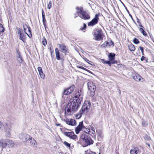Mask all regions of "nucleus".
Instances as JSON below:
<instances>
[{
  "mask_svg": "<svg viewBox=\"0 0 154 154\" xmlns=\"http://www.w3.org/2000/svg\"><path fill=\"white\" fill-rule=\"evenodd\" d=\"M27 29H28V31L30 33V34L31 35V31H30V28L29 27L27 28Z\"/></svg>",
  "mask_w": 154,
  "mask_h": 154,
  "instance_id": "obj_48",
  "label": "nucleus"
},
{
  "mask_svg": "<svg viewBox=\"0 0 154 154\" xmlns=\"http://www.w3.org/2000/svg\"><path fill=\"white\" fill-rule=\"evenodd\" d=\"M146 59V58L145 57L143 56L141 57L140 60H141L143 61L144 60H145Z\"/></svg>",
  "mask_w": 154,
  "mask_h": 154,
  "instance_id": "obj_46",
  "label": "nucleus"
},
{
  "mask_svg": "<svg viewBox=\"0 0 154 154\" xmlns=\"http://www.w3.org/2000/svg\"><path fill=\"white\" fill-rule=\"evenodd\" d=\"M115 55V54L113 53H110L108 55L109 60L112 64H114L116 63L115 61L114 60Z\"/></svg>",
  "mask_w": 154,
  "mask_h": 154,
  "instance_id": "obj_17",
  "label": "nucleus"
},
{
  "mask_svg": "<svg viewBox=\"0 0 154 154\" xmlns=\"http://www.w3.org/2000/svg\"><path fill=\"white\" fill-rule=\"evenodd\" d=\"M30 141L31 145L36 147L37 146V143L36 141L31 137V139H29V140Z\"/></svg>",
  "mask_w": 154,
  "mask_h": 154,
  "instance_id": "obj_23",
  "label": "nucleus"
},
{
  "mask_svg": "<svg viewBox=\"0 0 154 154\" xmlns=\"http://www.w3.org/2000/svg\"><path fill=\"white\" fill-rule=\"evenodd\" d=\"M50 52L51 53V55H52V52L51 51V48H50Z\"/></svg>",
  "mask_w": 154,
  "mask_h": 154,
  "instance_id": "obj_57",
  "label": "nucleus"
},
{
  "mask_svg": "<svg viewBox=\"0 0 154 154\" xmlns=\"http://www.w3.org/2000/svg\"><path fill=\"white\" fill-rule=\"evenodd\" d=\"M141 151L137 147H135L131 150L130 153L131 154H140Z\"/></svg>",
  "mask_w": 154,
  "mask_h": 154,
  "instance_id": "obj_16",
  "label": "nucleus"
},
{
  "mask_svg": "<svg viewBox=\"0 0 154 154\" xmlns=\"http://www.w3.org/2000/svg\"><path fill=\"white\" fill-rule=\"evenodd\" d=\"M42 17V21L43 25L45 26L46 24V20L45 17Z\"/></svg>",
  "mask_w": 154,
  "mask_h": 154,
  "instance_id": "obj_39",
  "label": "nucleus"
},
{
  "mask_svg": "<svg viewBox=\"0 0 154 154\" xmlns=\"http://www.w3.org/2000/svg\"><path fill=\"white\" fill-rule=\"evenodd\" d=\"M17 61L20 63H21L23 61L22 57L20 56V55H18V56H17Z\"/></svg>",
  "mask_w": 154,
  "mask_h": 154,
  "instance_id": "obj_30",
  "label": "nucleus"
},
{
  "mask_svg": "<svg viewBox=\"0 0 154 154\" xmlns=\"http://www.w3.org/2000/svg\"><path fill=\"white\" fill-rule=\"evenodd\" d=\"M125 8L126 9V10L127 11V12L129 14V11H128V10L127 8L126 7H125Z\"/></svg>",
  "mask_w": 154,
  "mask_h": 154,
  "instance_id": "obj_55",
  "label": "nucleus"
},
{
  "mask_svg": "<svg viewBox=\"0 0 154 154\" xmlns=\"http://www.w3.org/2000/svg\"><path fill=\"white\" fill-rule=\"evenodd\" d=\"M83 114V113L80 110L79 112V113L76 114V118L77 119H80L82 116V115Z\"/></svg>",
  "mask_w": 154,
  "mask_h": 154,
  "instance_id": "obj_28",
  "label": "nucleus"
},
{
  "mask_svg": "<svg viewBox=\"0 0 154 154\" xmlns=\"http://www.w3.org/2000/svg\"><path fill=\"white\" fill-rule=\"evenodd\" d=\"M92 130L93 131V132H92V133L94 134V133H95L94 128H92Z\"/></svg>",
  "mask_w": 154,
  "mask_h": 154,
  "instance_id": "obj_50",
  "label": "nucleus"
},
{
  "mask_svg": "<svg viewBox=\"0 0 154 154\" xmlns=\"http://www.w3.org/2000/svg\"><path fill=\"white\" fill-rule=\"evenodd\" d=\"M38 70L39 72V73H41V72H42V68L40 67H38Z\"/></svg>",
  "mask_w": 154,
  "mask_h": 154,
  "instance_id": "obj_45",
  "label": "nucleus"
},
{
  "mask_svg": "<svg viewBox=\"0 0 154 154\" xmlns=\"http://www.w3.org/2000/svg\"><path fill=\"white\" fill-rule=\"evenodd\" d=\"M42 44L44 46H45L47 44L46 39L44 37L42 40Z\"/></svg>",
  "mask_w": 154,
  "mask_h": 154,
  "instance_id": "obj_33",
  "label": "nucleus"
},
{
  "mask_svg": "<svg viewBox=\"0 0 154 154\" xmlns=\"http://www.w3.org/2000/svg\"><path fill=\"white\" fill-rule=\"evenodd\" d=\"M88 89L90 92V95L91 96H93L95 94L96 87V85L91 81H89L87 83Z\"/></svg>",
  "mask_w": 154,
  "mask_h": 154,
  "instance_id": "obj_3",
  "label": "nucleus"
},
{
  "mask_svg": "<svg viewBox=\"0 0 154 154\" xmlns=\"http://www.w3.org/2000/svg\"><path fill=\"white\" fill-rule=\"evenodd\" d=\"M137 22L138 23H139V22H140V21H139V20L138 19V18H137Z\"/></svg>",
  "mask_w": 154,
  "mask_h": 154,
  "instance_id": "obj_56",
  "label": "nucleus"
},
{
  "mask_svg": "<svg viewBox=\"0 0 154 154\" xmlns=\"http://www.w3.org/2000/svg\"><path fill=\"white\" fill-rule=\"evenodd\" d=\"M2 123L0 121V128H1L2 127Z\"/></svg>",
  "mask_w": 154,
  "mask_h": 154,
  "instance_id": "obj_52",
  "label": "nucleus"
},
{
  "mask_svg": "<svg viewBox=\"0 0 154 154\" xmlns=\"http://www.w3.org/2000/svg\"><path fill=\"white\" fill-rule=\"evenodd\" d=\"M133 78L136 81H140L143 80V79L142 78L141 76L138 74L135 75L133 76Z\"/></svg>",
  "mask_w": 154,
  "mask_h": 154,
  "instance_id": "obj_24",
  "label": "nucleus"
},
{
  "mask_svg": "<svg viewBox=\"0 0 154 154\" xmlns=\"http://www.w3.org/2000/svg\"><path fill=\"white\" fill-rule=\"evenodd\" d=\"M119 93L120 94H121V91L120 90H119Z\"/></svg>",
  "mask_w": 154,
  "mask_h": 154,
  "instance_id": "obj_58",
  "label": "nucleus"
},
{
  "mask_svg": "<svg viewBox=\"0 0 154 154\" xmlns=\"http://www.w3.org/2000/svg\"><path fill=\"white\" fill-rule=\"evenodd\" d=\"M71 100H70V102H71V101H72Z\"/></svg>",
  "mask_w": 154,
  "mask_h": 154,
  "instance_id": "obj_62",
  "label": "nucleus"
},
{
  "mask_svg": "<svg viewBox=\"0 0 154 154\" xmlns=\"http://www.w3.org/2000/svg\"><path fill=\"white\" fill-rule=\"evenodd\" d=\"M76 67L78 68H80V69H83L84 70L87 71V69H86L83 67V66H77Z\"/></svg>",
  "mask_w": 154,
  "mask_h": 154,
  "instance_id": "obj_36",
  "label": "nucleus"
},
{
  "mask_svg": "<svg viewBox=\"0 0 154 154\" xmlns=\"http://www.w3.org/2000/svg\"><path fill=\"white\" fill-rule=\"evenodd\" d=\"M26 29H26V28H25V29H24V32H25V34H27V35L29 36V35H28V34H27V33H26Z\"/></svg>",
  "mask_w": 154,
  "mask_h": 154,
  "instance_id": "obj_51",
  "label": "nucleus"
},
{
  "mask_svg": "<svg viewBox=\"0 0 154 154\" xmlns=\"http://www.w3.org/2000/svg\"><path fill=\"white\" fill-rule=\"evenodd\" d=\"M74 87V86L73 85L70 87L69 88L65 90L63 92V95H68L71 94L73 91Z\"/></svg>",
  "mask_w": 154,
  "mask_h": 154,
  "instance_id": "obj_11",
  "label": "nucleus"
},
{
  "mask_svg": "<svg viewBox=\"0 0 154 154\" xmlns=\"http://www.w3.org/2000/svg\"><path fill=\"white\" fill-rule=\"evenodd\" d=\"M17 56H18V55H20V52H19V51L18 50H17Z\"/></svg>",
  "mask_w": 154,
  "mask_h": 154,
  "instance_id": "obj_49",
  "label": "nucleus"
},
{
  "mask_svg": "<svg viewBox=\"0 0 154 154\" xmlns=\"http://www.w3.org/2000/svg\"><path fill=\"white\" fill-rule=\"evenodd\" d=\"M139 26L142 28H143V26L141 24L140 22H139Z\"/></svg>",
  "mask_w": 154,
  "mask_h": 154,
  "instance_id": "obj_53",
  "label": "nucleus"
},
{
  "mask_svg": "<svg viewBox=\"0 0 154 154\" xmlns=\"http://www.w3.org/2000/svg\"><path fill=\"white\" fill-rule=\"evenodd\" d=\"M139 30L140 32L142 33L143 35L144 36H146L147 35V34L144 30L142 28H140Z\"/></svg>",
  "mask_w": 154,
  "mask_h": 154,
  "instance_id": "obj_27",
  "label": "nucleus"
},
{
  "mask_svg": "<svg viewBox=\"0 0 154 154\" xmlns=\"http://www.w3.org/2000/svg\"><path fill=\"white\" fill-rule=\"evenodd\" d=\"M150 139H151L149 137H146V139L148 140H150Z\"/></svg>",
  "mask_w": 154,
  "mask_h": 154,
  "instance_id": "obj_54",
  "label": "nucleus"
},
{
  "mask_svg": "<svg viewBox=\"0 0 154 154\" xmlns=\"http://www.w3.org/2000/svg\"><path fill=\"white\" fill-rule=\"evenodd\" d=\"M84 60H85L86 61V62H87L88 63L91 65H92V64H91V63H90V62H91L87 58H84Z\"/></svg>",
  "mask_w": 154,
  "mask_h": 154,
  "instance_id": "obj_42",
  "label": "nucleus"
},
{
  "mask_svg": "<svg viewBox=\"0 0 154 154\" xmlns=\"http://www.w3.org/2000/svg\"><path fill=\"white\" fill-rule=\"evenodd\" d=\"M86 26V24L85 23H84L83 27V28H80V29L82 30H85Z\"/></svg>",
  "mask_w": 154,
  "mask_h": 154,
  "instance_id": "obj_43",
  "label": "nucleus"
},
{
  "mask_svg": "<svg viewBox=\"0 0 154 154\" xmlns=\"http://www.w3.org/2000/svg\"><path fill=\"white\" fill-rule=\"evenodd\" d=\"M83 97V94L81 90H79L75 94V101L74 100L75 103H77L79 106V104L82 100Z\"/></svg>",
  "mask_w": 154,
  "mask_h": 154,
  "instance_id": "obj_5",
  "label": "nucleus"
},
{
  "mask_svg": "<svg viewBox=\"0 0 154 154\" xmlns=\"http://www.w3.org/2000/svg\"><path fill=\"white\" fill-rule=\"evenodd\" d=\"M64 144L66 146L68 147H70V144H69L68 143H67V142L66 141H64L63 142Z\"/></svg>",
  "mask_w": 154,
  "mask_h": 154,
  "instance_id": "obj_35",
  "label": "nucleus"
},
{
  "mask_svg": "<svg viewBox=\"0 0 154 154\" xmlns=\"http://www.w3.org/2000/svg\"><path fill=\"white\" fill-rule=\"evenodd\" d=\"M3 126L4 127V129L6 136L7 137H9L10 135V133L11 130L10 126L7 123L4 124Z\"/></svg>",
  "mask_w": 154,
  "mask_h": 154,
  "instance_id": "obj_9",
  "label": "nucleus"
},
{
  "mask_svg": "<svg viewBox=\"0 0 154 154\" xmlns=\"http://www.w3.org/2000/svg\"><path fill=\"white\" fill-rule=\"evenodd\" d=\"M102 62L103 63L105 64H107L109 65V66H111V64L110 63V61H106L104 59H102Z\"/></svg>",
  "mask_w": 154,
  "mask_h": 154,
  "instance_id": "obj_29",
  "label": "nucleus"
},
{
  "mask_svg": "<svg viewBox=\"0 0 154 154\" xmlns=\"http://www.w3.org/2000/svg\"><path fill=\"white\" fill-rule=\"evenodd\" d=\"M79 106L74 101H71L66 105V108L65 113L68 115H70L76 111Z\"/></svg>",
  "mask_w": 154,
  "mask_h": 154,
  "instance_id": "obj_1",
  "label": "nucleus"
},
{
  "mask_svg": "<svg viewBox=\"0 0 154 154\" xmlns=\"http://www.w3.org/2000/svg\"><path fill=\"white\" fill-rule=\"evenodd\" d=\"M85 128L83 125V122H79V125L77 127L75 128V131L76 134L79 133V131Z\"/></svg>",
  "mask_w": 154,
  "mask_h": 154,
  "instance_id": "obj_12",
  "label": "nucleus"
},
{
  "mask_svg": "<svg viewBox=\"0 0 154 154\" xmlns=\"http://www.w3.org/2000/svg\"><path fill=\"white\" fill-rule=\"evenodd\" d=\"M81 18L84 20H88L90 18L89 14L85 11H84L81 15L78 14Z\"/></svg>",
  "mask_w": 154,
  "mask_h": 154,
  "instance_id": "obj_13",
  "label": "nucleus"
},
{
  "mask_svg": "<svg viewBox=\"0 0 154 154\" xmlns=\"http://www.w3.org/2000/svg\"><path fill=\"white\" fill-rule=\"evenodd\" d=\"M81 139L83 140V142L87 145L93 144V141L91 139L85 134H83L82 136Z\"/></svg>",
  "mask_w": 154,
  "mask_h": 154,
  "instance_id": "obj_6",
  "label": "nucleus"
},
{
  "mask_svg": "<svg viewBox=\"0 0 154 154\" xmlns=\"http://www.w3.org/2000/svg\"><path fill=\"white\" fill-rule=\"evenodd\" d=\"M128 47L129 50L131 51H134L135 50V48L134 46L132 44H130L128 45Z\"/></svg>",
  "mask_w": 154,
  "mask_h": 154,
  "instance_id": "obj_25",
  "label": "nucleus"
},
{
  "mask_svg": "<svg viewBox=\"0 0 154 154\" xmlns=\"http://www.w3.org/2000/svg\"><path fill=\"white\" fill-rule=\"evenodd\" d=\"M51 1H50L48 5V9H50V8L51 7Z\"/></svg>",
  "mask_w": 154,
  "mask_h": 154,
  "instance_id": "obj_40",
  "label": "nucleus"
},
{
  "mask_svg": "<svg viewBox=\"0 0 154 154\" xmlns=\"http://www.w3.org/2000/svg\"><path fill=\"white\" fill-rule=\"evenodd\" d=\"M64 134L70 138L71 139L74 140L76 138L77 136L75 135L73 131L71 132H65Z\"/></svg>",
  "mask_w": 154,
  "mask_h": 154,
  "instance_id": "obj_10",
  "label": "nucleus"
},
{
  "mask_svg": "<svg viewBox=\"0 0 154 154\" xmlns=\"http://www.w3.org/2000/svg\"><path fill=\"white\" fill-rule=\"evenodd\" d=\"M18 34H20V39L24 42L26 38V34H24V33L23 32H22L20 30L18 31Z\"/></svg>",
  "mask_w": 154,
  "mask_h": 154,
  "instance_id": "obj_18",
  "label": "nucleus"
},
{
  "mask_svg": "<svg viewBox=\"0 0 154 154\" xmlns=\"http://www.w3.org/2000/svg\"><path fill=\"white\" fill-rule=\"evenodd\" d=\"M58 45L59 46L60 49V51L64 53H66L67 50L66 47L63 45L58 44Z\"/></svg>",
  "mask_w": 154,
  "mask_h": 154,
  "instance_id": "obj_19",
  "label": "nucleus"
},
{
  "mask_svg": "<svg viewBox=\"0 0 154 154\" xmlns=\"http://www.w3.org/2000/svg\"><path fill=\"white\" fill-rule=\"evenodd\" d=\"M39 74L42 78H44L45 77V75L44 74L43 71L41 73H39Z\"/></svg>",
  "mask_w": 154,
  "mask_h": 154,
  "instance_id": "obj_41",
  "label": "nucleus"
},
{
  "mask_svg": "<svg viewBox=\"0 0 154 154\" xmlns=\"http://www.w3.org/2000/svg\"><path fill=\"white\" fill-rule=\"evenodd\" d=\"M129 14V16L130 17H131V18L132 19H133V18H132V17L131 16V15L130 14V13Z\"/></svg>",
  "mask_w": 154,
  "mask_h": 154,
  "instance_id": "obj_59",
  "label": "nucleus"
},
{
  "mask_svg": "<svg viewBox=\"0 0 154 154\" xmlns=\"http://www.w3.org/2000/svg\"><path fill=\"white\" fill-rule=\"evenodd\" d=\"M4 29L1 24H0V32H2L4 31Z\"/></svg>",
  "mask_w": 154,
  "mask_h": 154,
  "instance_id": "obj_32",
  "label": "nucleus"
},
{
  "mask_svg": "<svg viewBox=\"0 0 154 154\" xmlns=\"http://www.w3.org/2000/svg\"><path fill=\"white\" fill-rule=\"evenodd\" d=\"M55 51L56 59L58 60H60L61 59L60 53L59 52L58 48H56L55 49Z\"/></svg>",
  "mask_w": 154,
  "mask_h": 154,
  "instance_id": "obj_22",
  "label": "nucleus"
},
{
  "mask_svg": "<svg viewBox=\"0 0 154 154\" xmlns=\"http://www.w3.org/2000/svg\"><path fill=\"white\" fill-rule=\"evenodd\" d=\"M5 140H0V148H1L2 149L5 148Z\"/></svg>",
  "mask_w": 154,
  "mask_h": 154,
  "instance_id": "obj_26",
  "label": "nucleus"
},
{
  "mask_svg": "<svg viewBox=\"0 0 154 154\" xmlns=\"http://www.w3.org/2000/svg\"><path fill=\"white\" fill-rule=\"evenodd\" d=\"M147 125V124L145 121H143L142 122V126L143 127H145Z\"/></svg>",
  "mask_w": 154,
  "mask_h": 154,
  "instance_id": "obj_37",
  "label": "nucleus"
},
{
  "mask_svg": "<svg viewBox=\"0 0 154 154\" xmlns=\"http://www.w3.org/2000/svg\"><path fill=\"white\" fill-rule=\"evenodd\" d=\"M94 39L97 41H100L103 38V35L101 29L96 28L94 30L93 32Z\"/></svg>",
  "mask_w": 154,
  "mask_h": 154,
  "instance_id": "obj_2",
  "label": "nucleus"
},
{
  "mask_svg": "<svg viewBox=\"0 0 154 154\" xmlns=\"http://www.w3.org/2000/svg\"><path fill=\"white\" fill-rule=\"evenodd\" d=\"M60 125V124L57 125V126H59Z\"/></svg>",
  "mask_w": 154,
  "mask_h": 154,
  "instance_id": "obj_61",
  "label": "nucleus"
},
{
  "mask_svg": "<svg viewBox=\"0 0 154 154\" xmlns=\"http://www.w3.org/2000/svg\"><path fill=\"white\" fill-rule=\"evenodd\" d=\"M63 60H62V62H63Z\"/></svg>",
  "mask_w": 154,
  "mask_h": 154,
  "instance_id": "obj_63",
  "label": "nucleus"
},
{
  "mask_svg": "<svg viewBox=\"0 0 154 154\" xmlns=\"http://www.w3.org/2000/svg\"><path fill=\"white\" fill-rule=\"evenodd\" d=\"M104 47H113V42H105L102 45Z\"/></svg>",
  "mask_w": 154,
  "mask_h": 154,
  "instance_id": "obj_21",
  "label": "nucleus"
},
{
  "mask_svg": "<svg viewBox=\"0 0 154 154\" xmlns=\"http://www.w3.org/2000/svg\"><path fill=\"white\" fill-rule=\"evenodd\" d=\"M139 48H140V50L141 51L142 55H144V53H143V50H144L143 48L142 47L140 46V47H139Z\"/></svg>",
  "mask_w": 154,
  "mask_h": 154,
  "instance_id": "obj_38",
  "label": "nucleus"
},
{
  "mask_svg": "<svg viewBox=\"0 0 154 154\" xmlns=\"http://www.w3.org/2000/svg\"><path fill=\"white\" fill-rule=\"evenodd\" d=\"M76 9L77 10L76 13L77 14V15L75 16V18L78 16V14L79 15H81L82 12L84 11L83 10V8L81 7H77L76 8Z\"/></svg>",
  "mask_w": 154,
  "mask_h": 154,
  "instance_id": "obj_20",
  "label": "nucleus"
},
{
  "mask_svg": "<svg viewBox=\"0 0 154 154\" xmlns=\"http://www.w3.org/2000/svg\"><path fill=\"white\" fill-rule=\"evenodd\" d=\"M146 144H147L149 146H150V145L149 144L147 143Z\"/></svg>",
  "mask_w": 154,
  "mask_h": 154,
  "instance_id": "obj_60",
  "label": "nucleus"
},
{
  "mask_svg": "<svg viewBox=\"0 0 154 154\" xmlns=\"http://www.w3.org/2000/svg\"><path fill=\"white\" fill-rule=\"evenodd\" d=\"M23 26L24 29H25V28H26V29H27V28L29 27V26H28V24L26 23L23 24Z\"/></svg>",
  "mask_w": 154,
  "mask_h": 154,
  "instance_id": "obj_44",
  "label": "nucleus"
},
{
  "mask_svg": "<svg viewBox=\"0 0 154 154\" xmlns=\"http://www.w3.org/2000/svg\"><path fill=\"white\" fill-rule=\"evenodd\" d=\"M133 42L135 44H138L140 42L136 38H134L133 40Z\"/></svg>",
  "mask_w": 154,
  "mask_h": 154,
  "instance_id": "obj_34",
  "label": "nucleus"
},
{
  "mask_svg": "<svg viewBox=\"0 0 154 154\" xmlns=\"http://www.w3.org/2000/svg\"><path fill=\"white\" fill-rule=\"evenodd\" d=\"M66 122L69 125L75 126L76 125L75 120L72 119H66Z\"/></svg>",
  "mask_w": 154,
  "mask_h": 154,
  "instance_id": "obj_15",
  "label": "nucleus"
},
{
  "mask_svg": "<svg viewBox=\"0 0 154 154\" xmlns=\"http://www.w3.org/2000/svg\"><path fill=\"white\" fill-rule=\"evenodd\" d=\"M20 139L25 142H26L29 140V139H31V136L27 134H21L19 136Z\"/></svg>",
  "mask_w": 154,
  "mask_h": 154,
  "instance_id": "obj_8",
  "label": "nucleus"
},
{
  "mask_svg": "<svg viewBox=\"0 0 154 154\" xmlns=\"http://www.w3.org/2000/svg\"><path fill=\"white\" fill-rule=\"evenodd\" d=\"M5 148L8 146L9 148H12L14 147V143L13 141L10 140H5Z\"/></svg>",
  "mask_w": 154,
  "mask_h": 154,
  "instance_id": "obj_14",
  "label": "nucleus"
},
{
  "mask_svg": "<svg viewBox=\"0 0 154 154\" xmlns=\"http://www.w3.org/2000/svg\"><path fill=\"white\" fill-rule=\"evenodd\" d=\"M90 106V102L88 101H86L83 105L80 111L83 113V114L86 115L88 112Z\"/></svg>",
  "mask_w": 154,
  "mask_h": 154,
  "instance_id": "obj_4",
  "label": "nucleus"
},
{
  "mask_svg": "<svg viewBox=\"0 0 154 154\" xmlns=\"http://www.w3.org/2000/svg\"><path fill=\"white\" fill-rule=\"evenodd\" d=\"M42 17H45V14L44 11L43 9H42Z\"/></svg>",
  "mask_w": 154,
  "mask_h": 154,
  "instance_id": "obj_47",
  "label": "nucleus"
},
{
  "mask_svg": "<svg viewBox=\"0 0 154 154\" xmlns=\"http://www.w3.org/2000/svg\"><path fill=\"white\" fill-rule=\"evenodd\" d=\"M85 152H86V154H96V153L93 152L90 150H87L85 151Z\"/></svg>",
  "mask_w": 154,
  "mask_h": 154,
  "instance_id": "obj_31",
  "label": "nucleus"
},
{
  "mask_svg": "<svg viewBox=\"0 0 154 154\" xmlns=\"http://www.w3.org/2000/svg\"><path fill=\"white\" fill-rule=\"evenodd\" d=\"M99 14H95L94 18L88 23V26H93L97 23L99 20Z\"/></svg>",
  "mask_w": 154,
  "mask_h": 154,
  "instance_id": "obj_7",
  "label": "nucleus"
}]
</instances>
